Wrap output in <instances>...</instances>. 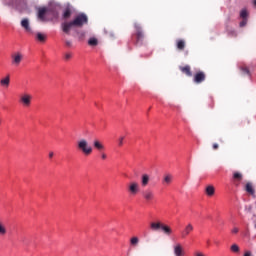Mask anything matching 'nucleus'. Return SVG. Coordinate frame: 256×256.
Here are the masks:
<instances>
[{"label":"nucleus","mask_w":256,"mask_h":256,"mask_svg":"<svg viewBox=\"0 0 256 256\" xmlns=\"http://www.w3.org/2000/svg\"><path fill=\"white\" fill-rule=\"evenodd\" d=\"M66 47H73V42L71 40H65Z\"/></svg>","instance_id":"obj_35"},{"label":"nucleus","mask_w":256,"mask_h":256,"mask_svg":"<svg viewBox=\"0 0 256 256\" xmlns=\"http://www.w3.org/2000/svg\"><path fill=\"white\" fill-rule=\"evenodd\" d=\"M123 141H125V136H121L118 139V147H123Z\"/></svg>","instance_id":"obj_33"},{"label":"nucleus","mask_w":256,"mask_h":256,"mask_svg":"<svg viewBox=\"0 0 256 256\" xmlns=\"http://www.w3.org/2000/svg\"><path fill=\"white\" fill-rule=\"evenodd\" d=\"M130 243H131V245H133L134 247L135 246H137V245H139V238L138 237H132L131 239H130Z\"/></svg>","instance_id":"obj_29"},{"label":"nucleus","mask_w":256,"mask_h":256,"mask_svg":"<svg viewBox=\"0 0 256 256\" xmlns=\"http://www.w3.org/2000/svg\"><path fill=\"white\" fill-rule=\"evenodd\" d=\"M247 15H248V13H247V10H246V9L241 10V12H240V17H241L242 19H247Z\"/></svg>","instance_id":"obj_32"},{"label":"nucleus","mask_w":256,"mask_h":256,"mask_svg":"<svg viewBox=\"0 0 256 256\" xmlns=\"http://www.w3.org/2000/svg\"><path fill=\"white\" fill-rule=\"evenodd\" d=\"M253 5L256 7V0L253 1Z\"/></svg>","instance_id":"obj_44"},{"label":"nucleus","mask_w":256,"mask_h":256,"mask_svg":"<svg viewBox=\"0 0 256 256\" xmlns=\"http://www.w3.org/2000/svg\"><path fill=\"white\" fill-rule=\"evenodd\" d=\"M139 191H140L139 183L135 181L130 182V184L128 185V192L130 193V195H137Z\"/></svg>","instance_id":"obj_8"},{"label":"nucleus","mask_w":256,"mask_h":256,"mask_svg":"<svg viewBox=\"0 0 256 256\" xmlns=\"http://www.w3.org/2000/svg\"><path fill=\"white\" fill-rule=\"evenodd\" d=\"M36 39L38 40V41H41L42 43L43 42H45V39H47V36H45L43 33H41V32H38L37 34H36Z\"/></svg>","instance_id":"obj_25"},{"label":"nucleus","mask_w":256,"mask_h":256,"mask_svg":"<svg viewBox=\"0 0 256 256\" xmlns=\"http://www.w3.org/2000/svg\"><path fill=\"white\" fill-rule=\"evenodd\" d=\"M247 25V20H243L242 22H240V27H245Z\"/></svg>","instance_id":"obj_38"},{"label":"nucleus","mask_w":256,"mask_h":256,"mask_svg":"<svg viewBox=\"0 0 256 256\" xmlns=\"http://www.w3.org/2000/svg\"><path fill=\"white\" fill-rule=\"evenodd\" d=\"M54 155H55V154H54L53 152H50V153H49V158H50V159H53V156H54Z\"/></svg>","instance_id":"obj_42"},{"label":"nucleus","mask_w":256,"mask_h":256,"mask_svg":"<svg viewBox=\"0 0 256 256\" xmlns=\"http://www.w3.org/2000/svg\"><path fill=\"white\" fill-rule=\"evenodd\" d=\"M245 191L249 193V195H255V188H253V184L251 182L246 183Z\"/></svg>","instance_id":"obj_19"},{"label":"nucleus","mask_w":256,"mask_h":256,"mask_svg":"<svg viewBox=\"0 0 256 256\" xmlns=\"http://www.w3.org/2000/svg\"><path fill=\"white\" fill-rule=\"evenodd\" d=\"M21 27L25 29L26 33H33V30L31 29V25L29 24V19L24 18L21 21Z\"/></svg>","instance_id":"obj_10"},{"label":"nucleus","mask_w":256,"mask_h":256,"mask_svg":"<svg viewBox=\"0 0 256 256\" xmlns=\"http://www.w3.org/2000/svg\"><path fill=\"white\" fill-rule=\"evenodd\" d=\"M233 179H236V181H242L243 180V174H241V172H234Z\"/></svg>","instance_id":"obj_26"},{"label":"nucleus","mask_w":256,"mask_h":256,"mask_svg":"<svg viewBox=\"0 0 256 256\" xmlns=\"http://www.w3.org/2000/svg\"><path fill=\"white\" fill-rule=\"evenodd\" d=\"M71 17V9L66 8L63 13V19H69Z\"/></svg>","instance_id":"obj_27"},{"label":"nucleus","mask_w":256,"mask_h":256,"mask_svg":"<svg viewBox=\"0 0 256 256\" xmlns=\"http://www.w3.org/2000/svg\"><path fill=\"white\" fill-rule=\"evenodd\" d=\"M176 47L179 51H184L185 50V40H177L176 41Z\"/></svg>","instance_id":"obj_21"},{"label":"nucleus","mask_w":256,"mask_h":256,"mask_svg":"<svg viewBox=\"0 0 256 256\" xmlns=\"http://www.w3.org/2000/svg\"><path fill=\"white\" fill-rule=\"evenodd\" d=\"M46 14H47V8L43 7L38 9V19H40V21H45Z\"/></svg>","instance_id":"obj_18"},{"label":"nucleus","mask_w":256,"mask_h":256,"mask_svg":"<svg viewBox=\"0 0 256 256\" xmlns=\"http://www.w3.org/2000/svg\"><path fill=\"white\" fill-rule=\"evenodd\" d=\"M10 83H11V76L9 75H7L6 77L0 80L1 87H4L5 89L9 87Z\"/></svg>","instance_id":"obj_14"},{"label":"nucleus","mask_w":256,"mask_h":256,"mask_svg":"<svg viewBox=\"0 0 256 256\" xmlns=\"http://www.w3.org/2000/svg\"><path fill=\"white\" fill-rule=\"evenodd\" d=\"M66 61H69V59H71V57H73V54L71 52H68L64 55Z\"/></svg>","instance_id":"obj_34"},{"label":"nucleus","mask_w":256,"mask_h":256,"mask_svg":"<svg viewBox=\"0 0 256 256\" xmlns=\"http://www.w3.org/2000/svg\"><path fill=\"white\" fill-rule=\"evenodd\" d=\"M93 147L96 151H99V153L105 151V144H103L99 139H95L93 141Z\"/></svg>","instance_id":"obj_9"},{"label":"nucleus","mask_w":256,"mask_h":256,"mask_svg":"<svg viewBox=\"0 0 256 256\" xmlns=\"http://www.w3.org/2000/svg\"><path fill=\"white\" fill-rule=\"evenodd\" d=\"M232 253H239V246L237 244H233L231 247H230Z\"/></svg>","instance_id":"obj_30"},{"label":"nucleus","mask_w":256,"mask_h":256,"mask_svg":"<svg viewBox=\"0 0 256 256\" xmlns=\"http://www.w3.org/2000/svg\"><path fill=\"white\" fill-rule=\"evenodd\" d=\"M194 227L193 224L189 223L185 226V228L181 231V238L186 239L193 233Z\"/></svg>","instance_id":"obj_7"},{"label":"nucleus","mask_w":256,"mask_h":256,"mask_svg":"<svg viewBox=\"0 0 256 256\" xmlns=\"http://www.w3.org/2000/svg\"><path fill=\"white\" fill-rule=\"evenodd\" d=\"M162 183L164 185H171V183H173V176L171 174H165Z\"/></svg>","instance_id":"obj_17"},{"label":"nucleus","mask_w":256,"mask_h":256,"mask_svg":"<svg viewBox=\"0 0 256 256\" xmlns=\"http://www.w3.org/2000/svg\"><path fill=\"white\" fill-rule=\"evenodd\" d=\"M244 256H253V254L251 253V251H246V252L244 253Z\"/></svg>","instance_id":"obj_40"},{"label":"nucleus","mask_w":256,"mask_h":256,"mask_svg":"<svg viewBox=\"0 0 256 256\" xmlns=\"http://www.w3.org/2000/svg\"><path fill=\"white\" fill-rule=\"evenodd\" d=\"M98 44L99 41L97 40V38H90L88 41V45H90L91 47H97Z\"/></svg>","instance_id":"obj_24"},{"label":"nucleus","mask_w":256,"mask_h":256,"mask_svg":"<svg viewBox=\"0 0 256 256\" xmlns=\"http://www.w3.org/2000/svg\"><path fill=\"white\" fill-rule=\"evenodd\" d=\"M207 245H211V241L210 240H207Z\"/></svg>","instance_id":"obj_43"},{"label":"nucleus","mask_w":256,"mask_h":256,"mask_svg":"<svg viewBox=\"0 0 256 256\" xmlns=\"http://www.w3.org/2000/svg\"><path fill=\"white\" fill-rule=\"evenodd\" d=\"M163 224H161V222H152L150 224V229H152V231H159V229H161Z\"/></svg>","instance_id":"obj_22"},{"label":"nucleus","mask_w":256,"mask_h":256,"mask_svg":"<svg viewBox=\"0 0 256 256\" xmlns=\"http://www.w3.org/2000/svg\"><path fill=\"white\" fill-rule=\"evenodd\" d=\"M31 99H33V97L30 94H22L19 98V103H21V105H23V107H31Z\"/></svg>","instance_id":"obj_6"},{"label":"nucleus","mask_w":256,"mask_h":256,"mask_svg":"<svg viewBox=\"0 0 256 256\" xmlns=\"http://www.w3.org/2000/svg\"><path fill=\"white\" fill-rule=\"evenodd\" d=\"M205 79H207V74H205V72L203 71H197L194 75H193V82L196 85H201V83H204Z\"/></svg>","instance_id":"obj_3"},{"label":"nucleus","mask_w":256,"mask_h":256,"mask_svg":"<svg viewBox=\"0 0 256 256\" xmlns=\"http://www.w3.org/2000/svg\"><path fill=\"white\" fill-rule=\"evenodd\" d=\"M195 256H205V254H203V252H196Z\"/></svg>","instance_id":"obj_41"},{"label":"nucleus","mask_w":256,"mask_h":256,"mask_svg":"<svg viewBox=\"0 0 256 256\" xmlns=\"http://www.w3.org/2000/svg\"><path fill=\"white\" fill-rule=\"evenodd\" d=\"M76 33H77L78 39H80V41H83V39H85V32L84 31H78Z\"/></svg>","instance_id":"obj_31"},{"label":"nucleus","mask_w":256,"mask_h":256,"mask_svg":"<svg viewBox=\"0 0 256 256\" xmlns=\"http://www.w3.org/2000/svg\"><path fill=\"white\" fill-rule=\"evenodd\" d=\"M205 193L207 197H213V195H215V186L213 185L206 186Z\"/></svg>","instance_id":"obj_16"},{"label":"nucleus","mask_w":256,"mask_h":256,"mask_svg":"<svg viewBox=\"0 0 256 256\" xmlns=\"http://www.w3.org/2000/svg\"><path fill=\"white\" fill-rule=\"evenodd\" d=\"M174 255L175 256H185V250H183V246L181 244H176L174 246Z\"/></svg>","instance_id":"obj_12"},{"label":"nucleus","mask_w":256,"mask_h":256,"mask_svg":"<svg viewBox=\"0 0 256 256\" xmlns=\"http://www.w3.org/2000/svg\"><path fill=\"white\" fill-rule=\"evenodd\" d=\"M0 235H7V228H5L3 222H0Z\"/></svg>","instance_id":"obj_28"},{"label":"nucleus","mask_w":256,"mask_h":256,"mask_svg":"<svg viewBox=\"0 0 256 256\" xmlns=\"http://www.w3.org/2000/svg\"><path fill=\"white\" fill-rule=\"evenodd\" d=\"M232 233H233L234 235H237V233H239V228L234 227V228L232 229Z\"/></svg>","instance_id":"obj_37"},{"label":"nucleus","mask_w":256,"mask_h":256,"mask_svg":"<svg viewBox=\"0 0 256 256\" xmlns=\"http://www.w3.org/2000/svg\"><path fill=\"white\" fill-rule=\"evenodd\" d=\"M212 148L214 149V151H217V149H219V144L214 143V144L212 145Z\"/></svg>","instance_id":"obj_39"},{"label":"nucleus","mask_w":256,"mask_h":256,"mask_svg":"<svg viewBox=\"0 0 256 256\" xmlns=\"http://www.w3.org/2000/svg\"><path fill=\"white\" fill-rule=\"evenodd\" d=\"M143 197H144L145 201L149 202V201H153V199H155V194L151 190H145L143 192Z\"/></svg>","instance_id":"obj_13"},{"label":"nucleus","mask_w":256,"mask_h":256,"mask_svg":"<svg viewBox=\"0 0 256 256\" xmlns=\"http://www.w3.org/2000/svg\"><path fill=\"white\" fill-rule=\"evenodd\" d=\"M77 148L83 155L89 156L93 153V146L89 145V142L86 139H80L77 142Z\"/></svg>","instance_id":"obj_2"},{"label":"nucleus","mask_w":256,"mask_h":256,"mask_svg":"<svg viewBox=\"0 0 256 256\" xmlns=\"http://www.w3.org/2000/svg\"><path fill=\"white\" fill-rule=\"evenodd\" d=\"M149 181H151V177L149 176V174H142L141 176L142 187H147L149 185Z\"/></svg>","instance_id":"obj_15"},{"label":"nucleus","mask_w":256,"mask_h":256,"mask_svg":"<svg viewBox=\"0 0 256 256\" xmlns=\"http://www.w3.org/2000/svg\"><path fill=\"white\" fill-rule=\"evenodd\" d=\"M89 22V18L85 14H79L72 21L63 22L61 24L62 31L66 35H71V29H75V27H83V25H87Z\"/></svg>","instance_id":"obj_1"},{"label":"nucleus","mask_w":256,"mask_h":256,"mask_svg":"<svg viewBox=\"0 0 256 256\" xmlns=\"http://www.w3.org/2000/svg\"><path fill=\"white\" fill-rule=\"evenodd\" d=\"M163 230V232L165 233V235H171V233H173V230L171 229V227L162 224L161 228Z\"/></svg>","instance_id":"obj_23"},{"label":"nucleus","mask_w":256,"mask_h":256,"mask_svg":"<svg viewBox=\"0 0 256 256\" xmlns=\"http://www.w3.org/2000/svg\"><path fill=\"white\" fill-rule=\"evenodd\" d=\"M100 156L103 161H105V159H107V155L105 154V152H100Z\"/></svg>","instance_id":"obj_36"},{"label":"nucleus","mask_w":256,"mask_h":256,"mask_svg":"<svg viewBox=\"0 0 256 256\" xmlns=\"http://www.w3.org/2000/svg\"><path fill=\"white\" fill-rule=\"evenodd\" d=\"M179 70L181 73H183L186 77H193V72H191V66L186 65V66H180Z\"/></svg>","instance_id":"obj_11"},{"label":"nucleus","mask_w":256,"mask_h":256,"mask_svg":"<svg viewBox=\"0 0 256 256\" xmlns=\"http://www.w3.org/2000/svg\"><path fill=\"white\" fill-rule=\"evenodd\" d=\"M23 61V54L21 52H16L11 55V65L13 67H19Z\"/></svg>","instance_id":"obj_4"},{"label":"nucleus","mask_w":256,"mask_h":256,"mask_svg":"<svg viewBox=\"0 0 256 256\" xmlns=\"http://www.w3.org/2000/svg\"><path fill=\"white\" fill-rule=\"evenodd\" d=\"M135 37H136V44L139 45V43H143V39H145V34L143 33V29L139 24H135Z\"/></svg>","instance_id":"obj_5"},{"label":"nucleus","mask_w":256,"mask_h":256,"mask_svg":"<svg viewBox=\"0 0 256 256\" xmlns=\"http://www.w3.org/2000/svg\"><path fill=\"white\" fill-rule=\"evenodd\" d=\"M239 69L242 75H247L248 77H251V71H249V68L246 65L239 66Z\"/></svg>","instance_id":"obj_20"}]
</instances>
